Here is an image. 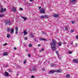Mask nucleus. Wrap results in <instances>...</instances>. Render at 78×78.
Listing matches in <instances>:
<instances>
[{
	"label": "nucleus",
	"mask_w": 78,
	"mask_h": 78,
	"mask_svg": "<svg viewBox=\"0 0 78 78\" xmlns=\"http://www.w3.org/2000/svg\"><path fill=\"white\" fill-rule=\"evenodd\" d=\"M20 11H23V8H20Z\"/></svg>",
	"instance_id": "nucleus-27"
},
{
	"label": "nucleus",
	"mask_w": 78,
	"mask_h": 78,
	"mask_svg": "<svg viewBox=\"0 0 78 78\" xmlns=\"http://www.w3.org/2000/svg\"><path fill=\"white\" fill-rule=\"evenodd\" d=\"M18 33V30H16V34H17Z\"/></svg>",
	"instance_id": "nucleus-34"
},
{
	"label": "nucleus",
	"mask_w": 78,
	"mask_h": 78,
	"mask_svg": "<svg viewBox=\"0 0 78 78\" xmlns=\"http://www.w3.org/2000/svg\"><path fill=\"white\" fill-rule=\"evenodd\" d=\"M28 56L29 58H30V57H31V55H30V54H29L28 55Z\"/></svg>",
	"instance_id": "nucleus-33"
},
{
	"label": "nucleus",
	"mask_w": 78,
	"mask_h": 78,
	"mask_svg": "<svg viewBox=\"0 0 78 78\" xmlns=\"http://www.w3.org/2000/svg\"><path fill=\"white\" fill-rule=\"evenodd\" d=\"M75 23V21H72V22H71V23Z\"/></svg>",
	"instance_id": "nucleus-31"
},
{
	"label": "nucleus",
	"mask_w": 78,
	"mask_h": 78,
	"mask_svg": "<svg viewBox=\"0 0 78 78\" xmlns=\"http://www.w3.org/2000/svg\"><path fill=\"white\" fill-rule=\"evenodd\" d=\"M4 11H6V8L4 9Z\"/></svg>",
	"instance_id": "nucleus-47"
},
{
	"label": "nucleus",
	"mask_w": 78,
	"mask_h": 78,
	"mask_svg": "<svg viewBox=\"0 0 78 78\" xmlns=\"http://www.w3.org/2000/svg\"><path fill=\"white\" fill-rule=\"evenodd\" d=\"M43 71H45V68H43Z\"/></svg>",
	"instance_id": "nucleus-46"
},
{
	"label": "nucleus",
	"mask_w": 78,
	"mask_h": 78,
	"mask_svg": "<svg viewBox=\"0 0 78 78\" xmlns=\"http://www.w3.org/2000/svg\"><path fill=\"white\" fill-rule=\"evenodd\" d=\"M22 18V19H24V20H27V18L26 17H25L23 16H21Z\"/></svg>",
	"instance_id": "nucleus-19"
},
{
	"label": "nucleus",
	"mask_w": 78,
	"mask_h": 78,
	"mask_svg": "<svg viewBox=\"0 0 78 78\" xmlns=\"http://www.w3.org/2000/svg\"><path fill=\"white\" fill-rule=\"evenodd\" d=\"M3 11H4V9H3V7H1V10L0 11V12H1V13H2V12H3Z\"/></svg>",
	"instance_id": "nucleus-10"
},
{
	"label": "nucleus",
	"mask_w": 78,
	"mask_h": 78,
	"mask_svg": "<svg viewBox=\"0 0 78 78\" xmlns=\"http://www.w3.org/2000/svg\"><path fill=\"white\" fill-rule=\"evenodd\" d=\"M3 16V15H0V17H2Z\"/></svg>",
	"instance_id": "nucleus-32"
},
{
	"label": "nucleus",
	"mask_w": 78,
	"mask_h": 78,
	"mask_svg": "<svg viewBox=\"0 0 78 78\" xmlns=\"http://www.w3.org/2000/svg\"><path fill=\"white\" fill-rule=\"evenodd\" d=\"M50 45H51V47L53 51H55L56 50V47L57 48L58 47V46H56V44H58V46H61V43L59 42L58 43V42H56L55 40H53L52 41V42H50Z\"/></svg>",
	"instance_id": "nucleus-1"
},
{
	"label": "nucleus",
	"mask_w": 78,
	"mask_h": 78,
	"mask_svg": "<svg viewBox=\"0 0 78 78\" xmlns=\"http://www.w3.org/2000/svg\"><path fill=\"white\" fill-rule=\"evenodd\" d=\"M10 31V29L9 28H7V32H9Z\"/></svg>",
	"instance_id": "nucleus-28"
},
{
	"label": "nucleus",
	"mask_w": 78,
	"mask_h": 78,
	"mask_svg": "<svg viewBox=\"0 0 78 78\" xmlns=\"http://www.w3.org/2000/svg\"><path fill=\"white\" fill-rule=\"evenodd\" d=\"M30 37L31 38H33L34 37V34H31L30 35Z\"/></svg>",
	"instance_id": "nucleus-22"
},
{
	"label": "nucleus",
	"mask_w": 78,
	"mask_h": 78,
	"mask_svg": "<svg viewBox=\"0 0 78 78\" xmlns=\"http://www.w3.org/2000/svg\"><path fill=\"white\" fill-rule=\"evenodd\" d=\"M28 46L29 47H32L33 45H32V44H30L28 45Z\"/></svg>",
	"instance_id": "nucleus-23"
},
{
	"label": "nucleus",
	"mask_w": 78,
	"mask_h": 78,
	"mask_svg": "<svg viewBox=\"0 0 78 78\" xmlns=\"http://www.w3.org/2000/svg\"><path fill=\"white\" fill-rule=\"evenodd\" d=\"M7 44V43H5V44H4L3 45H6V44Z\"/></svg>",
	"instance_id": "nucleus-44"
},
{
	"label": "nucleus",
	"mask_w": 78,
	"mask_h": 78,
	"mask_svg": "<svg viewBox=\"0 0 78 78\" xmlns=\"http://www.w3.org/2000/svg\"><path fill=\"white\" fill-rule=\"evenodd\" d=\"M11 23V21H5V25H10Z\"/></svg>",
	"instance_id": "nucleus-7"
},
{
	"label": "nucleus",
	"mask_w": 78,
	"mask_h": 78,
	"mask_svg": "<svg viewBox=\"0 0 78 78\" xmlns=\"http://www.w3.org/2000/svg\"><path fill=\"white\" fill-rule=\"evenodd\" d=\"M53 17L55 18H58L59 17V15L58 14H55L53 15Z\"/></svg>",
	"instance_id": "nucleus-6"
},
{
	"label": "nucleus",
	"mask_w": 78,
	"mask_h": 78,
	"mask_svg": "<svg viewBox=\"0 0 78 78\" xmlns=\"http://www.w3.org/2000/svg\"><path fill=\"white\" fill-rule=\"evenodd\" d=\"M51 67H53L54 68L56 67V65L52 63L51 64Z\"/></svg>",
	"instance_id": "nucleus-12"
},
{
	"label": "nucleus",
	"mask_w": 78,
	"mask_h": 78,
	"mask_svg": "<svg viewBox=\"0 0 78 78\" xmlns=\"http://www.w3.org/2000/svg\"><path fill=\"white\" fill-rule=\"evenodd\" d=\"M49 17L48 15H44L43 16H41L40 17V18L41 19H43V18H45V19H47V18H49Z\"/></svg>",
	"instance_id": "nucleus-2"
},
{
	"label": "nucleus",
	"mask_w": 78,
	"mask_h": 78,
	"mask_svg": "<svg viewBox=\"0 0 78 78\" xmlns=\"http://www.w3.org/2000/svg\"><path fill=\"white\" fill-rule=\"evenodd\" d=\"M34 50L35 51H36V50H37V49L34 48Z\"/></svg>",
	"instance_id": "nucleus-35"
},
{
	"label": "nucleus",
	"mask_w": 78,
	"mask_h": 78,
	"mask_svg": "<svg viewBox=\"0 0 78 78\" xmlns=\"http://www.w3.org/2000/svg\"><path fill=\"white\" fill-rule=\"evenodd\" d=\"M6 67H8V65H7V66H6Z\"/></svg>",
	"instance_id": "nucleus-58"
},
{
	"label": "nucleus",
	"mask_w": 78,
	"mask_h": 78,
	"mask_svg": "<svg viewBox=\"0 0 78 78\" xmlns=\"http://www.w3.org/2000/svg\"><path fill=\"white\" fill-rule=\"evenodd\" d=\"M8 55V54L6 52H4L3 54V56H6Z\"/></svg>",
	"instance_id": "nucleus-17"
},
{
	"label": "nucleus",
	"mask_w": 78,
	"mask_h": 78,
	"mask_svg": "<svg viewBox=\"0 0 78 78\" xmlns=\"http://www.w3.org/2000/svg\"><path fill=\"white\" fill-rule=\"evenodd\" d=\"M10 33L11 34H13L14 33V29H11V31L10 32Z\"/></svg>",
	"instance_id": "nucleus-14"
},
{
	"label": "nucleus",
	"mask_w": 78,
	"mask_h": 78,
	"mask_svg": "<svg viewBox=\"0 0 78 78\" xmlns=\"http://www.w3.org/2000/svg\"><path fill=\"white\" fill-rule=\"evenodd\" d=\"M32 69L33 71H37V69H36L35 68H32Z\"/></svg>",
	"instance_id": "nucleus-18"
},
{
	"label": "nucleus",
	"mask_w": 78,
	"mask_h": 78,
	"mask_svg": "<svg viewBox=\"0 0 78 78\" xmlns=\"http://www.w3.org/2000/svg\"><path fill=\"white\" fill-rule=\"evenodd\" d=\"M76 39H78V36H77L76 37Z\"/></svg>",
	"instance_id": "nucleus-48"
},
{
	"label": "nucleus",
	"mask_w": 78,
	"mask_h": 78,
	"mask_svg": "<svg viewBox=\"0 0 78 78\" xmlns=\"http://www.w3.org/2000/svg\"><path fill=\"white\" fill-rule=\"evenodd\" d=\"M41 51H42V50H41V51H40V52H41Z\"/></svg>",
	"instance_id": "nucleus-55"
},
{
	"label": "nucleus",
	"mask_w": 78,
	"mask_h": 78,
	"mask_svg": "<svg viewBox=\"0 0 78 78\" xmlns=\"http://www.w3.org/2000/svg\"><path fill=\"white\" fill-rule=\"evenodd\" d=\"M10 34H8L7 35V37H8V38H9V36H10Z\"/></svg>",
	"instance_id": "nucleus-24"
},
{
	"label": "nucleus",
	"mask_w": 78,
	"mask_h": 78,
	"mask_svg": "<svg viewBox=\"0 0 78 78\" xmlns=\"http://www.w3.org/2000/svg\"><path fill=\"white\" fill-rule=\"evenodd\" d=\"M33 0H29V1H30V2H33Z\"/></svg>",
	"instance_id": "nucleus-49"
},
{
	"label": "nucleus",
	"mask_w": 78,
	"mask_h": 78,
	"mask_svg": "<svg viewBox=\"0 0 78 78\" xmlns=\"http://www.w3.org/2000/svg\"><path fill=\"white\" fill-rule=\"evenodd\" d=\"M39 40H40V41H47V40L44 39L42 37L40 38Z\"/></svg>",
	"instance_id": "nucleus-11"
},
{
	"label": "nucleus",
	"mask_w": 78,
	"mask_h": 78,
	"mask_svg": "<svg viewBox=\"0 0 78 78\" xmlns=\"http://www.w3.org/2000/svg\"><path fill=\"white\" fill-rule=\"evenodd\" d=\"M14 50H16L17 48L16 47L13 48Z\"/></svg>",
	"instance_id": "nucleus-43"
},
{
	"label": "nucleus",
	"mask_w": 78,
	"mask_h": 78,
	"mask_svg": "<svg viewBox=\"0 0 78 78\" xmlns=\"http://www.w3.org/2000/svg\"><path fill=\"white\" fill-rule=\"evenodd\" d=\"M16 31H18V27H16L15 28Z\"/></svg>",
	"instance_id": "nucleus-25"
},
{
	"label": "nucleus",
	"mask_w": 78,
	"mask_h": 78,
	"mask_svg": "<svg viewBox=\"0 0 78 78\" xmlns=\"http://www.w3.org/2000/svg\"><path fill=\"white\" fill-rule=\"evenodd\" d=\"M71 45H73V43H71Z\"/></svg>",
	"instance_id": "nucleus-52"
},
{
	"label": "nucleus",
	"mask_w": 78,
	"mask_h": 78,
	"mask_svg": "<svg viewBox=\"0 0 78 78\" xmlns=\"http://www.w3.org/2000/svg\"><path fill=\"white\" fill-rule=\"evenodd\" d=\"M41 44H38V47H41Z\"/></svg>",
	"instance_id": "nucleus-42"
},
{
	"label": "nucleus",
	"mask_w": 78,
	"mask_h": 78,
	"mask_svg": "<svg viewBox=\"0 0 78 78\" xmlns=\"http://www.w3.org/2000/svg\"><path fill=\"white\" fill-rule=\"evenodd\" d=\"M31 78H34V76H32Z\"/></svg>",
	"instance_id": "nucleus-37"
},
{
	"label": "nucleus",
	"mask_w": 78,
	"mask_h": 78,
	"mask_svg": "<svg viewBox=\"0 0 78 78\" xmlns=\"http://www.w3.org/2000/svg\"><path fill=\"white\" fill-rule=\"evenodd\" d=\"M27 37H25V38H24V40H27Z\"/></svg>",
	"instance_id": "nucleus-39"
},
{
	"label": "nucleus",
	"mask_w": 78,
	"mask_h": 78,
	"mask_svg": "<svg viewBox=\"0 0 78 78\" xmlns=\"http://www.w3.org/2000/svg\"><path fill=\"white\" fill-rule=\"evenodd\" d=\"M56 55H58V56H59V52H58V51H56Z\"/></svg>",
	"instance_id": "nucleus-21"
},
{
	"label": "nucleus",
	"mask_w": 78,
	"mask_h": 78,
	"mask_svg": "<svg viewBox=\"0 0 78 78\" xmlns=\"http://www.w3.org/2000/svg\"><path fill=\"white\" fill-rule=\"evenodd\" d=\"M61 72V71H60V70H58L57 71H55V72Z\"/></svg>",
	"instance_id": "nucleus-20"
},
{
	"label": "nucleus",
	"mask_w": 78,
	"mask_h": 78,
	"mask_svg": "<svg viewBox=\"0 0 78 78\" xmlns=\"http://www.w3.org/2000/svg\"><path fill=\"white\" fill-rule=\"evenodd\" d=\"M23 33L24 35H26V34H27V31L25 30H24Z\"/></svg>",
	"instance_id": "nucleus-15"
},
{
	"label": "nucleus",
	"mask_w": 78,
	"mask_h": 78,
	"mask_svg": "<svg viewBox=\"0 0 78 78\" xmlns=\"http://www.w3.org/2000/svg\"><path fill=\"white\" fill-rule=\"evenodd\" d=\"M18 75H19V74H17V76H18Z\"/></svg>",
	"instance_id": "nucleus-54"
},
{
	"label": "nucleus",
	"mask_w": 78,
	"mask_h": 78,
	"mask_svg": "<svg viewBox=\"0 0 78 78\" xmlns=\"http://www.w3.org/2000/svg\"><path fill=\"white\" fill-rule=\"evenodd\" d=\"M12 11L13 12H16L17 11V9L16 7H13L12 8Z\"/></svg>",
	"instance_id": "nucleus-5"
},
{
	"label": "nucleus",
	"mask_w": 78,
	"mask_h": 78,
	"mask_svg": "<svg viewBox=\"0 0 78 78\" xmlns=\"http://www.w3.org/2000/svg\"><path fill=\"white\" fill-rule=\"evenodd\" d=\"M73 62L74 63H78V60L77 59H74L73 60Z\"/></svg>",
	"instance_id": "nucleus-9"
},
{
	"label": "nucleus",
	"mask_w": 78,
	"mask_h": 78,
	"mask_svg": "<svg viewBox=\"0 0 78 78\" xmlns=\"http://www.w3.org/2000/svg\"><path fill=\"white\" fill-rule=\"evenodd\" d=\"M11 72H12V71H11V70H9V72H10V73H11Z\"/></svg>",
	"instance_id": "nucleus-41"
},
{
	"label": "nucleus",
	"mask_w": 78,
	"mask_h": 78,
	"mask_svg": "<svg viewBox=\"0 0 78 78\" xmlns=\"http://www.w3.org/2000/svg\"><path fill=\"white\" fill-rule=\"evenodd\" d=\"M58 57H59V58H60V56L59 55Z\"/></svg>",
	"instance_id": "nucleus-56"
},
{
	"label": "nucleus",
	"mask_w": 78,
	"mask_h": 78,
	"mask_svg": "<svg viewBox=\"0 0 78 78\" xmlns=\"http://www.w3.org/2000/svg\"><path fill=\"white\" fill-rule=\"evenodd\" d=\"M41 7H39V9H41Z\"/></svg>",
	"instance_id": "nucleus-53"
},
{
	"label": "nucleus",
	"mask_w": 78,
	"mask_h": 78,
	"mask_svg": "<svg viewBox=\"0 0 78 78\" xmlns=\"http://www.w3.org/2000/svg\"><path fill=\"white\" fill-rule=\"evenodd\" d=\"M19 67H20V68H21V67L20 66H19Z\"/></svg>",
	"instance_id": "nucleus-57"
},
{
	"label": "nucleus",
	"mask_w": 78,
	"mask_h": 78,
	"mask_svg": "<svg viewBox=\"0 0 78 78\" xmlns=\"http://www.w3.org/2000/svg\"><path fill=\"white\" fill-rule=\"evenodd\" d=\"M5 75L6 76H9V74L7 72H5Z\"/></svg>",
	"instance_id": "nucleus-13"
},
{
	"label": "nucleus",
	"mask_w": 78,
	"mask_h": 78,
	"mask_svg": "<svg viewBox=\"0 0 78 78\" xmlns=\"http://www.w3.org/2000/svg\"><path fill=\"white\" fill-rule=\"evenodd\" d=\"M45 11H44V9H42L40 10L41 14H42V13H43V14H45Z\"/></svg>",
	"instance_id": "nucleus-4"
},
{
	"label": "nucleus",
	"mask_w": 78,
	"mask_h": 78,
	"mask_svg": "<svg viewBox=\"0 0 78 78\" xmlns=\"http://www.w3.org/2000/svg\"><path fill=\"white\" fill-rule=\"evenodd\" d=\"M26 62H27L26 60H24V61L23 62V64H26Z\"/></svg>",
	"instance_id": "nucleus-26"
},
{
	"label": "nucleus",
	"mask_w": 78,
	"mask_h": 78,
	"mask_svg": "<svg viewBox=\"0 0 78 78\" xmlns=\"http://www.w3.org/2000/svg\"><path fill=\"white\" fill-rule=\"evenodd\" d=\"M75 45H78V43H76Z\"/></svg>",
	"instance_id": "nucleus-50"
},
{
	"label": "nucleus",
	"mask_w": 78,
	"mask_h": 78,
	"mask_svg": "<svg viewBox=\"0 0 78 78\" xmlns=\"http://www.w3.org/2000/svg\"><path fill=\"white\" fill-rule=\"evenodd\" d=\"M42 34H45V32H42Z\"/></svg>",
	"instance_id": "nucleus-38"
},
{
	"label": "nucleus",
	"mask_w": 78,
	"mask_h": 78,
	"mask_svg": "<svg viewBox=\"0 0 78 78\" xmlns=\"http://www.w3.org/2000/svg\"><path fill=\"white\" fill-rule=\"evenodd\" d=\"M70 74H67L66 76V78H69V77H70Z\"/></svg>",
	"instance_id": "nucleus-16"
},
{
	"label": "nucleus",
	"mask_w": 78,
	"mask_h": 78,
	"mask_svg": "<svg viewBox=\"0 0 78 78\" xmlns=\"http://www.w3.org/2000/svg\"><path fill=\"white\" fill-rule=\"evenodd\" d=\"M41 51H44V49L43 48L42 49Z\"/></svg>",
	"instance_id": "nucleus-45"
},
{
	"label": "nucleus",
	"mask_w": 78,
	"mask_h": 78,
	"mask_svg": "<svg viewBox=\"0 0 78 78\" xmlns=\"http://www.w3.org/2000/svg\"><path fill=\"white\" fill-rule=\"evenodd\" d=\"M69 1L72 4H75L76 2V0H70Z\"/></svg>",
	"instance_id": "nucleus-3"
},
{
	"label": "nucleus",
	"mask_w": 78,
	"mask_h": 78,
	"mask_svg": "<svg viewBox=\"0 0 78 78\" xmlns=\"http://www.w3.org/2000/svg\"><path fill=\"white\" fill-rule=\"evenodd\" d=\"M68 30V28L67 27H66L65 28V30Z\"/></svg>",
	"instance_id": "nucleus-40"
},
{
	"label": "nucleus",
	"mask_w": 78,
	"mask_h": 78,
	"mask_svg": "<svg viewBox=\"0 0 78 78\" xmlns=\"http://www.w3.org/2000/svg\"><path fill=\"white\" fill-rule=\"evenodd\" d=\"M34 41H35V42H38V41L36 39H34Z\"/></svg>",
	"instance_id": "nucleus-36"
},
{
	"label": "nucleus",
	"mask_w": 78,
	"mask_h": 78,
	"mask_svg": "<svg viewBox=\"0 0 78 78\" xmlns=\"http://www.w3.org/2000/svg\"><path fill=\"white\" fill-rule=\"evenodd\" d=\"M69 51V54H71V53H72V52H71L70 51Z\"/></svg>",
	"instance_id": "nucleus-30"
},
{
	"label": "nucleus",
	"mask_w": 78,
	"mask_h": 78,
	"mask_svg": "<svg viewBox=\"0 0 78 78\" xmlns=\"http://www.w3.org/2000/svg\"><path fill=\"white\" fill-rule=\"evenodd\" d=\"M54 72H55V70H53L52 71H50L48 72V74H52V73H54Z\"/></svg>",
	"instance_id": "nucleus-8"
},
{
	"label": "nucleus",
	"mask_w": 78,
	"mask_h": 78,
	"mask_svg": "<svg viewBox=\"0 0 78 78\" xmlns=\"http://www.w3.org/2000/svg\"><path fill=\"white\" fill-rule=\"evenodd\" d=\"M74 31V30H72L70 31V33H73Z\"/></svg>",
	"instance_id": "nucleus-29"
},
{
	"label": "nucleus",
	"mask_w": 78,
	"mask_h": 78,
	"mask_svg": "<svg viewBox=\"0 0 78 78\" xmlns=\"http://www.w3.org/2000/svg\"><path fill=\"white\" fill-rule=\"evenodd\" d=\"M63 44H66L67 43L66 42H64Z\"/></svg>",
	"instance_id": "nucleus-51"
}]
</instances>
